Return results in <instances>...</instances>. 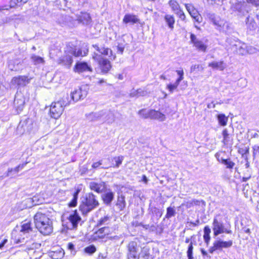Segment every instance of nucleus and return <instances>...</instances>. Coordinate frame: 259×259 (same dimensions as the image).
<instances>
[{
  "mask_svg": "<svg viewBox=\"0 0 259 259\" xmlns=\"http://www.w3.org/2000/svg\"><path fill=\"white\" fill-rule=\"evenodd\" d=\"M34 222L36 228L42 234L48 235L53 232L52 222L45 213L38 211L34 216Z\"/></svg>",
  "mask_w": 259,
  "mask_h": 259,
  "instance_id": "obj_1",
  "label": "nucleus"
},
{
  "mask_svg": "<svg viewBox=\"0 0 259 259\" xmlns=\"http://www.w3.org/2000/svg\"><path fill=\"white\" fill-rule=\"evenodd\" d=\"M99 205V202L96 196L92 193H89L81 198L79 209L83 214H87L98 207Z\"/></svg>",
  "mask_w": 259,
  "mask_h": 259,
  "instance_id": "obj_2",
  "label": "nucleus"
},
{
  "mask_svg": "<svg viewBox=\"0 0 259 259\" xmlns=\"http://www.w3.org/2000/svg\"><path fill=\"white\" fill-rule=\"evenodd\" d=\"M212 229L213 232V235L215 237L224 233L227 234H232V233L231 230L227 229L225 227L223 223L218 219V216H215L213 218Z\"/></svg>",
  "mask_w": 259,
  "mask_h": 259,
  "instance_id": "obj_3",
  "label": "nucleus"
},
{
  "mask_svg": "<svg viewBox=\"0 0 259 259\" xmlns=\"http://www.w3.org/2000/svg\"><path fill=\"white\" fill-rule=\"evenodd\" d=\"M93 58L98 62L102 73H106L110 70L111 65L107 59L104 58L101 55L96 53H94Z\"/></svg>",
  "mask_w": 259,
  "mask_h": 259,
  "instance_id": "obj_4",
  "label": "nucleus"
},
{
  "mask_svg": "<svg viewBox=\"0 0 259 259\" xmlns=\"http://www.w3.org/2000/svg\"><path fill=\"white\" fill-rule=\"evenodd\" d=\"M26 101V98L21 92H17L14 101V106L17 113L23 110Z\"/></svg>",
  "mask_w": 259,
  "mask_h": 259,
  "instance_id": "obj_5",
  "label": "nucleus"
},
{
  "mask_svg": "<svg viewBox=\"0 0 259 259\" xmlns=\"http://www.w3.org/2000/svg\"><path fill=\"white\" fill-rule=\"evenodd\" d=\"M64 108L59 103L54 102L52 103L50 109V113L52 118L58 119L62 115Z\"/></svg>",
  "mask_w": 259,
  "mask_h": 259,
  "instance_id": "obj_6",
  "label": "nucleus"
},
{
  "mask_svg": "<svg viewBox=\"0 0 259 259\" xmlns=\"http://www.w3.org/2000/svg\"><path fill=\"white\" fill-rule=\"evenodd\" d=\"M128 259H137L139 254V246L136 241H131L127 246Z\"/></svg>",
  "mask_w": 259,
  "mask_h": 259,
  "instance_id": "obj_7",
  "label": "nucleus"
},
{
  "mask_svg": "<svg viewBox=\"0 0 259 259\" xmlns=\"http://www.w3.org/2000/svg\"><path fill=\"white\" fill-rule=\"evenodd\" d=\"M68 220L70 224L67 226V228L72 230L77 227L78 223L81 221V218L77 212L74 211L69 214Z\"/></svg>",
  "mask_w": 259,
  "mask_h": 259,
  "instance_id": "obj_8",
  "label": "nucleus"
},
{
  "mask_svg": "<svg viewBox=\"0 0 259 259\" xmlns=\"http://www.w3.org/2000/svg\"><path fill=\"white\" fill-rule=\"evenodd\" d=\"M89 188L91 190L98 193H102L106 190L107 185L102 181L99 182L92 181L89 183Z\"/></svg>",
  "mask_w": 259,
  "mask_h": 259,
  "instance_id": "obj_9",
  "label": "nucleus"
},
{
  "mask_svg": "<svg viewBox=\"0 0 259 259\" xmlns=\"http://www.w3.org/2000/svg\"><path fill=\"white\" fill-rule=\"evenodd\" d=\"M73 70L75 72L81 73L85 72H92L93 69L91 66L85 62H77L74 66Z\"/></svg>",
  "mask_w": 259,
  "mask_h": 259,
  "instance_id": "obj_10",
  "label": "nucleus"
},
{
  "mask_svg": "<svg viewBox=\"0 0 259 259\" xmlns=\"http://www.w3.org/2000/svg\"><path fill=\"white\" fill-rule=\"evenodd\" d=\"M87 95V92L85 90H83L81 88L73 91L70 94L71 98L73 103H75L79 100L83 99Z\"/></svg>",
  "mask_w": 259,
  "mask_h": 259,
  "instance_id": "obj_11",
  "label": "nucleus"
},
{
  "mask_svg": "<svg viewBox=\"0 0 259 259\" xmlns=\"http://www.w3.org/2000/svg\"><path fill=\"white\" fill-rule=\"evenodd\" d=\"M191 42L193 44L194 46L199 51L205 52L207 49V45L202 40L198 39L196 35L193 33L190 35Z\"/></svg>",
  "mask_w": 259,
  "mask_h": 259,
  "instance_id": "obj_12",
  "label": "nucleus"
},
{
  "mask_svg": "<svg viewBox=\"0 0 259 259\" xmlns=\"http://www.w3.org/2000/svg\"><path fill=\"white\" fill-rule=\"evenodd\" d=\"M101 198L105 205L110 206L114 198V193L110 189L106 188V190L102 193Z\"/></svg>",
  "mask_w": 259,
  "mask_h": 259,
  "instance_id": "obj_13",
  "label": "nucleus"
},
{
  "mask_svg": "<svg viewBox=\"0 0 259 259\" xmlns=\"http://www.w3.org/2000/svg\"><path fill=\"white\" fill-rule=\"evenodd\" d=\"M31 78H29L26 76H19L14 77L12 81V84L13 85H17L19 87H24L30 82Z\"/></svg>",
  "mask_w": 259,
  "mask_h": 259,
  "instance_id": "obj_14",
  "label": "nucleus"
},
{
  "mask_svg": "<svg viewBox=\"0 0 259 259\" xmlns=\"http://www.w3.org/2000/svg\"><path fill=\"white\" fill-rule=\"evenodd\" d=\"M186 9L189 13L190 15L197 22L200 23L201 19L200 15L198 14L197 10L191 4H186L185 5Z\"/></svg>",
  "mask_w": 259,
  "mask_h": 259,
  "instance_id": "obj_15",
  "label": "nucleus"
},
{
  "mask_svg": "<svg viewBox=\"0 0 259 259\" xmlns=\"http://www.w3.org/2000/svg\"><path fill=\"white\" fill-rule=\"evenodd\" d=\"M149 93L145 89H139L138 90L133 89L130 93V97L133 98H139L147 96Z\"/></svg>",
  "mask_w": 259,
  "mask_h": 259,
  "instance_id": "obj_16",
  "label": "nucleus"
},
{
  "mask_svg": "<svg viewBox=\"0 0 259 259\" xmlns=\"http://www.w3.org/2000/svg\"><path fill=\"white\" fill-rule=\"evenodd\" d=\"M150 118L163 121L165 120V115L158 111L150 110Z\"/></svg>",
  "mask_w": 259,
  "mask_h": 259,
  "instance_id": "obj_17",
  "label": "nucleus"
},
{
  "mask_svg": "<svg viewBox=\"0 0 259 259\" xmlns=\"http://www.w3.org/2000/svg\"><path fill=\"white\" fill-rule=\"evenodd\" d=\"M21 61L19 59L11 60L9 61L8 68L11 71H17L20 69Z\"/></svg>",
  "mask_w": 259,
  "mask_h": 259,
  "instance_id": "obj_18",
  "label": "nucleus"
},
{
  "mask_svg": "<svg viewBox=\"0 0 259 259\" xmlns=\"http://www.w3.org/2000/svg\"><path fill=\"white\" fill-rule=\"evenodd\" d=\"M214 242L219 250H221L224 248H229L233 245V241L232 240L225 241L221 240V239H218L215 240Z\"/></svg>",
  "mask_w": 259,
  "mask_h": 259,
  "instance_id": "obj_19",
  "label": "nucleus"
},
{
  "mask_svg": "<svg viewBox=\"0 0 259 259\" xmlns=\"http://www.w3.org/2000/svg\"><path fill=\"white\" fill-rule=\"evenodd\" d=\"M208 66L211 67L213 69L223 71L226 67V64L223 61H213L208 64Z\"/></svg>",
  "mask_w": 259,
  "mask_h": 259,
  "instance_id": "obj_20",
  "label": "nucleus"
},
{
  "mask_svg": "<svg viewBox=\"0 0 259 259\" xmlns=\"http://www.w3.org/2000/svg\"><path fill=\"white\" fill-rule=\"evenodd\" d=\"M26 164L27 163H23L22 164H19L14 168H9L6 175L5 176H3L2 177L3 178L10 176L12 175V173H13V174H17L20 170L22 169L24 167Z\"/></svg>",
  "mask_w": 259,
  "mask_h": 259,
  "instance_id": "obj_21",
  "label": "nucleus"
},
{
  "mask_svg": "<svg viewBox=\"0 0 259 259\" xmlns=\"http://www.w3.org/2000/svg\"><path fill=\"white\" fill-rule=\"evenodd\" d=\"M57 103H59L62 107L64 108L65 107L69 105L70 104L73 103L71 97L69 95L66 94L59 101H57Z\"/></svg>",
  "mask_w": 259,
  "mask_h": 259,
  "instance_id": "obj_22",
  "label": "nucleus"
},
{
  "mask_svg": "<svg viewBox=\"0 0 259 259\" xmlns=\"http://www.w3.org/2000/svg\"><path fill=\"white\" fill-rule=\"evenodd\" d=\"M78 20L83 24L88 25L91 22V18L89 14L82 13L78 17Z\"/></svg>",
  "mask_w": 259,
  "mask_h": 259,
  "instance_id": "obj_23",
  "label": "nucleus"
},
{
  "mask_svg": "<svg viewBox=\"0 0 259 259\" xmlns=\"http://www.w3.org/2000/svg\"><path fill=\"white\" fill-rule=\"evenodd\" d=\"M245 22L247 28L250 30H254L257 28V24L255 20L249 16L246 18Z\"/></svg>",
  "mask_w": 259,
  "mask_h": 259,
  "instance_id": "obj_24",
  "label": "nucleus"
},
{
  "mask_svg": "<svg viewBox=\"0 0 259 259\" xmlns=\"http://www.w3.org/2000/svg\"><path fill=\"white\" fill-rule=\"evenodd\" d=\"M139 19L137 16L132 14H126L123 19V22L125 24L128 23L134 24L137 23Z\"/></svg>",
  "mask_w": 259,
  "mask_h": 259,
  "instance_id": "obj_25",
  "label": "nucleus"
},
{
  "mask_svg": "<svg viewBox=\"0 0 259 259\" xmlns=\"http://www.w3.org/2000/svg\"><path fill=\"white\" fill-rule=\"evenodd\" d=\"M164 20L170 29H173L175 20L174 16L166 14L164 16Z\"/></svg>",
  "mask_w": 259,
  "mask_h": 259,
  "instance_id": "obj_26",
  "label": "nucleus"
},
{
  "mask_svg": "<svg viewBox=\"0 0 259 259\" xmlns=\"http://www.w3.org/2000/svg\"><path fill=\"white\" fill-rule=\"evenodd\" d=\"M20 232L25 234H29L32 232V228L30 222L23 223L21 226Z\"/></svg>",
  "mask_w": 259,
  "mask_h": 259,
  "instance_id": "obj_27",
  "label": "nucleus"
},
{
  "mask_svg": "<svg viewBox=\"0 0 259 259\" xmlns=\"http://www.w3.org/2000/svg\"><path fill=\"white\" fill-rule=\"evenodd\" d=\"M28 128L26 121H21L17 128V131L19 134H23L26 131H28Z\"/></svg>",
  "mask_w": 259,
  "mask_h": 259,
  "instance_id": "obj_28",
  "label": "nucleus"
},
{
  "mask_svg": "<svg viewBox=\"0 0 259 259\" xmlns=\"http://www.w3.org/2000/svg\"><path fill=\"white\" fill-rule=\"evenodd\" d=\"M211 21L213 24L220 27H222L224 26V23L219 17H216L214 15H211L209 17Z\"/></svg>",
  "mask_w": 259,
  "mask_h": 259,
  "instance_id": "obj_29",
  "label": "nucleus"
},
{
  "mask_svg": "<svg viewBox=\"0 0 259 259\" xmlns=\"http://www.w3.org/2000/svg\"><path fill=\"white\" fill-rule=\"evenodd\" d=\"M222 135L223 136V143L225 145H228L231 140V137L227 128H225L223 130Z\"/></svg>",
  "mask_w": 259,
  "mask_h": 259,
  "instance_id": "obj_30",
  "label": "nucleus"
},
{
  "mask_svg": "<svg viewBox=\"0 0 259 259\" xmlns=\"http://www.w3.org/2000/svg\"><path fill=\"white\" fill-rule=\"evenodd\" d=\"M111 220V218L106 215L103 218H100L97 222V226L99 227L103 225H108L109 224Z\"/></svg>",
  "mask_w": 259,
  "mask_h": 259,
  "instance_id": "obj_31",
  "label": "nucleus"
},
{
  "mask_svg": "<svg viewBox=\"0 0 259 259\" xmlns=\"http://www.w3.org/2000/svg\"><path fill=\"white\" fill-rule=\"evenodd\" d=\"M109 232V227H104L99 229L96 233L99 237L103 238L104 236L108 235Z\"/></svg>",
  "mask_w": 259,
  "mask_h": 259,
  "instance_id": "obj_32",
  "label": "nucleus"
},
{
  "mask_svg": "<svg viewBox=\"0 0 259 259\" xmlns=\"http://www.w3.org/2000/svg\"><path fill=\"white\" fill-rule=\"evenodd\" d=\"M93 47L101 55H108L109 52H111V50L109 48H106L105 47H99L97 45H93Z\"/></svg>",
  "mask_w": 259,
  "mask_h": 259,
  "instance_id": "obj_33",
  "label": "nucleus"
},
{
  "mask_svg": "<svg viewBox=\"0 0 259 259\" xmlns=\"http://www.w3.org/2000/svg\"><path fill=\"white\" fill-rule=\"evenodd\" d=\"M176 214V211L175 209V207L174 206H169L166 208V213L165 216V218L166 219H170L172 217H174Z\"/></svg>",
  "mask_w": 259,
  "mask_h": 259,
  "instance_id": "obj_34",
  "label": "nucleus"
},
{
  "mask_svg": "<svg viewBox=\"0 0 259 259\" xmlns=\"http://www.w3.org/2000/svg\"><path fill=\"white\" fill-rule=\"evenodd\" d=\"M215 157L219 162L222 163L227 158V156L225 151H221L215 153Z\"/></svg>",
  "mask_w": 259,
  "mask_h": 259,
  "instance_id": "obj_35",
  "label": "nucleus"
},
{
  "mask_svg": "<svg viewBox=\"0 0 259 259\" xmlns=\"http://www.w3.org/2000/svg\"><path fill=\"white\" fill-rule=\"evenodd\" d=\"M168 4L175 13L181 10L179 3L175 0H170Z\"/></svg>",
  "mask_w": 259,
  "mask_h": 259,
  "instance_id": "obj_36",
  "label": "nucleus"
},
{
  "mask_svg": "<svg viewBox=\"0 0 259 259\" xmlns=\"http://www.w3.org/2000/svg\"><path fill=\"white\" fill-rule=\"evenodd\" d=\"M217 118L219 124L221 126H225L228 121V117L224 114H219L217 115Z\"/></svg>",
  "mask_w": 259,
  "mask_h": 259,
  "instance_id": "obj_37",
  "label": "nucleus"
},
{
  "mask_svg": "<svg viewBox=\"0 0 259 259\" xmlns=\"http://www.w3.org/2000/svg\"><path fill=\"white\" fill-rule=\"evenodd\" d=\"M245 7L246 5L242 3H238L235 6L236 9L243 15L248 12V11L245 9Z\"/></svg>",
  "mask_w": 259,
  "mask_h": 259,
  "instance_id": "obj_38",
  "label": "nucleus"
},
{
  "mask_svg": "<svg viewBox=\"0 0 259 259\" xmlns=\"http://www.w3.org/2000/svg\"><path fill=\"white\" fill-rule=\"evenodd\" d=\"M116 205L118 206L120 210H122L124 208L125 202L124 196H121L120 197H118Z\"/></svg>",
  "mask_w": 259,
  "mask_h": 259,
  "instance_id": "obj_39",
  "label": "nucleus"
},
{
  "mask_svg": "<svg viewBox=\"0 0 259 259\" xmlns=\"http://www.w3.org/2000/svg\"><path fill=\"white\" fill-rule=\"evenodd\" d=\"M31 60L35 65H38L40 64H44L45 61L44 59L39 56L35 55L31 56Z\"/></svg>",
  "mask_w": 259,
  "mask_h": 259,
  "instance_id": "obj_40",
  "label": "nucleus"
},
{
  "mask_svg": "<svg viewBox=\"0 0 259 259\" xmlns=\"http://www.w3.org/2000/svg\"><path fill=\"white\" fill-rule=\"evenodd\" d=\"M180 82L176 80L174 83H169L167 85L166 89L169 91L170 93H172L175 90H176L179 86Z\"/></svg>",
  "mask_w": 259,
  "mask_h": 259,
  "instance_id": "obj_41",
  "label": "nucleus"
},
{
  "mask_svg": "<svg viewBox=\"0 0 259 259\" xmlns=\"http://www.w3.org/2000/svg\"><path fill=\"white\" fill-rule=\"evenodd\" d=\"M103 119L109 123H112L114 121V115L112 112H109Z\"/></svg>",
  "mask_w": 259,
  "mask_h": 259,
  "instance_id": "obj_42",
  "label": "nucleus"
},
{
  "mask_svg": "<svg viewBox=\"0 0 259 259\" xmlns=\"http://www.w3.org/2000/svg\"><path fill=\"white\" fill-rule=\"evenodd\" d=\"M221 163L225 165L227 168L232 169L235 165V163L231 160L230 158H227L223 162Z\"/></svg>",
  "mask_w": 259,
  "mask_h": 259,
  "instance_id": "obj_43",
  "label": "nucleus"
},
{
  "mask_svg": "<svg viewBox=\"0 0 259 259\" xmlns=\"http://www.w3.org/2000/svg\"><path fill=\"white\" fill-rule=\"evenodd\" d=\"M139 114L143 118L145 119L150 118V110L146 111L145 109H141L139 112Z\"/></svg>",
  "mask_w": 259,
  "mask_h": 259,
  "instance_id": "obj_44",
  "label": "nucleus"
},
{
  "mask_svg": "<svg viewBox=\"0 0 259 259\" xmlns=\"http://www.w3.org/2000/svg\"><path fill=\"white\" fill-rule=\"evenodd\" d=\"M84 250L85 253L91 255L96 251V248L94 245H91L86 247Z\"/></svg>",
  "mask_w": 259,
  "mask_h": 259,
  "instance_id": "obj_45",
  "label": "nucleus"
},
{
  "mask_svg": "<svg viewBox=\"0 0 259 259\" xmlns=\"http://www.w3.org/2000/svg\"><path fill=\"white\" fill-rule=\"evenodd\" d=\"M246 53L249 54H256L259 52V50L251 46H246Z\"/></svg>",
  "mask_w": 259,
  "mask_h": 259,
  "instance_id": "obj_46",
  "label": "nucleus"
},
{
  "mask_svg": "<svg viewBox=\"0 0 259 259\" xmlns=\"http://www.w3.org/2000/svg\"><path fill=\"white\" fill-rule=\"evenodd\" d=\"M193 246L192 242H191L190 244L188 246V250L187 251V256L188 259H193Z\"/></svg>",
  "mask_w": 259,
  "mask_h": 259,
  "instance_id": "obj_47",
  "label": "nucleus"
},
{
  "mask_svg": "<svg viewBox=\"0 0 259 259\" xmlns=\"http://www.w3.org/2000/svg\"><path fill=\"white\" fill-rule=\"evenodd\" d=\"M114 160L115 161V165L114 167H119V166L121 164L122 161L123 160L124 157L123 156H119L117 157H114Z\"/></svg>",
  "mask_w": 259,
  "mask_h": 259,
  "instance_id": "obj_48",
  "label": "nucleus"
},
{
  "mask_svg": "<svg viewBox=\"0 0 259 259\" xmlns=\"http://www.w3.org/2000/svg\"><path fill=\"white\" fill-rule=\"evenodd\" d=\"M176 72L179 77L177 79V81L180 82L184 79V71L183 69L176 70Z\"/></svg>",
  "mask_w": 259,
  "mask_h": 259,
  "instance_id": "obj_49",
  "label": "nucleus"
},
{
  "mask_svg": "<svg viewBox=\"0 0 259 259\" xmlns=\"http://www.w3.org/2000/svg\"><path fill=\"white\" fill-rule=\"evenodd\" d=\"M27 1L28 0H11L10 6L11 7H14L15 5L19 3L24 4L26 3Z\"/></svg>",
  "mask_w": 259,
  "mask_h": 259,
  "instance_id": "obj_50",
  "label": "nucleus"
},
{
  "mask_svg": "<svg viewBox=\"0 0 259 259\" xmlns=\"http://www.w3.org/2000/svg\"><path fill=\"white\" fill-rule=\"evenodd\" d=\"M196 69H198L199 70H202L203 67L201 65L198 64L193 65L191 66L190 68V71L191 72H194Z\"/></svg>",
  "mask_w": 259,
  "mask_h": 259,
  "instance_id": "obj_51",
  "label": "nucleus"
},
{
  "mask_svg": "<svg viewBox=\"0 0 259 259\" xmlns=\"http://www.w3.org/2000/svg\"><path fill=\"white\" fill-rule=\"evenodd\" d=\"M149 254L146 252H142L139 253L137 259H149Z\"/></svg>",
  "mask_w": 259,
  "mask_h": 259,
  "instance_id": "obj_52",
  "label": "nucleus"
},
{
  "mask_svg": "<svg viewBox=\"0 0 259 259\" xmlns=\"http://www.w3.org/2000/svg\"><path fill=\"white\" fill-rule=\"evenodd\" d=\"M175 14H177L182 20H184L185 19L186 16L182 10H179Z\"/></svg>",
  "mask_w": 259,
  "mask_h": 259,
  "instance_id": "obj_53",
  "label": "nucleus"
},
{
  "mask_svg": "<svg viewBox=\"0 0 259 259\" xmlns=\"http://www.w3.org/2000/svg\"><path fill=\"white\" fill-rule=\"evenodd\" d=\"M253 156H259V146L255 145L253 147Z\"/></svg>",
  "mask_w": 259,
  "mask_h": 259,
  "instance_id": "obj_54",
  "label": "nucleus"
},
{
  "mask_svg": "<svg viewBox=\"0 0 259 259\" xmlns=\"http://www.w3.org/2000/svg\"><path fill=\"white\" fill-rule=\"evenodd\" d=\"M94 117V119H92V120H98L101 117V114L95 113H92L90 115L89 118H92Z\"/></svg>",
  "mask_w": 259,
  "mask_h": 259,
  "instance_id": "obj_55",
  "label": "nucleus"
},
{
  "mask_svg": "<svg viewBox=\"0 0 259 259\" xmlns=\"http://www.w3.org/2000/svg\"><path fill=\"white\" fill-rule=\"evenodd\" d=\"M246 53V49L243 48L242 46L239 47L238 50V53L240 55H244Z\"/></svg>",
  "mask_w": 259,
  "mask_h": 259,
  "instance_id": "obj_56",
  "label": "nucleus"
},
{
  "mask_svg": "<svg viewBox=\"0 0 259 259\" xmlns=\"http://www.w3.org/2000/svg\"><path fill=\"white\" fill-rule=\"evenodd\" d=\"M216 250H219V249H218V247L216 246L215 242H214L213 243V246L209 248V252L210 253H213V252L214 251H215Z\"/></svg>",
  "mask_w": 259,
  "mask_h": 259,
  "instance_id": "obj_57",
  "label": "nucleus"
},
{
  "mask_svg": "<svg viewBox=\"0 0 259 259\" xmlns=\"http://www.w3.org/2000/svg\"><path fill=\"white\" fill-rule=\"evenodd\" d=\"M211 232L210 229L208 226H206L204 228V235H209Z\"/></svg>",
  "mask_w": 259,
  "mask_h": 259,
  "instance_id": "obj_58",
  "label": "nucleus"
},
{
  "mask_svg": "<svg viewBox=\"0 0 259 259\" xmlns=\"http://www.w3.org/2000/svg\"><path fill=\"white\" fill-rule=\"evenodd\" d=\"M77 200L76 198H73L71 201L69 203V205L70 207H74L77 204Z\"/></svg>",
  "mask_w": 259,
  "mask_h": 259,
  "instance_id": "obj_59",
  "label": "nucleus"
},
{
  "mask_svg": "<svg viewBox=\"0 0 259 259\" xmlns=\"http://www.w3.org/2000/svg\"><path fill=\"white\" fill-rule=\"evenodd\" d=\"M248 3H251L256 6H259V0H246Z\"/></svg>",
  "mask_w": 259,
  "mask_h": 259,
  "instance_id": "obj_60",
  "label": "nucleus"
},
{
  "mask_svg": "<svg viewBox=\"0 0 259 259\" xmlns=\"http://www.w3.org/2000/svg\"><path fill=\"white\" fill-rule=\"evenodd\" d=\"M73 54L75 57H79V56H82V51H81V50H78L77 51L75 50L73 52Z\"/></svg>",
  "mask_w": 259,
  "mask_h": 259,
  "instance_id": "obj_61",
  "label": "nucleus"
},
{
  "mask_svg": "<svg viewBox=\"0 0 259 259\" xmlns=\"http://www.w3.org/2000/svg\"><path fill=\"white\" fill-rule=\"evenodd\" d=\"M65 58L69 65H71L72 64L73 60H72V58L71 56H66L65 57Z\"/></svg>",
  "mask_w": 259,
  "mask_h": 259,
  "instance_id": "obj_62",
  "label": "nucleus"
},
{
  "mask_svg": "<svg viewBox=\"0 0 259 259\" xmlns=\"http://www.w3.org/2000/svg\"><path fill=\"white\" fill-rule=\"evenodd\" d=\"M102 164V163L101 161H100L99 162H94L92 164V167L94 168H96L98 167L100 165H101Z\"/></svg>",
  "mask_w": 259,
  "mask_h": 259,
  "instance_id": "obj_63",
  "label": "nucleus"
},
{
  "mask_svg": "<svg viewBox=\"0 0 259 259\" xmlns=\"http://www.w3.org/2000/svg\"><path fill=\"white\" fill-rule=\"evenodd\" d=\"M203 238L205 242L207 244L210 240V237L209 235H203Z\"/></svg>",
  "mask_w": 259,
  "mask_h": 259,
  "instance_id": "obj_64",
  "label": "nucleus"
}]
</instances>
